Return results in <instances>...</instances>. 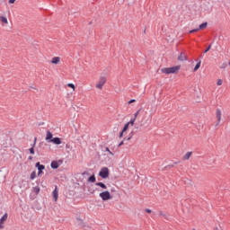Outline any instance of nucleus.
Instances as JSON below:
<instances>
[{
	"label": "nucleus",
	"instance_id": "nucleus-1",
	"mask_svg": "<svg viewBox=\"0 0 230 230\" xmlns=\"http://www.w3.org/2000/svg\"><path fill=\"white\" fill-rule=\"evenodd\" d=\"M179 69H181V66H174L172 67H164V68H162V73H164L165 75H172V74L179 73Z\"/></svg>",
	"mask_w": 230,
	"mask_h": 230
},
{
	"label": "nucleus",
	"instance_id": "nucleus-2",
	"mask_svg": "<svg viewBox=\"0 0 230 230\" xmlns=\"http://www.w3.org/2000/svg\"><path fill=\"white\" fill-rule=\"evenodd\" d=\"M99 197L102 199V200H111V199H112V196H111V192H109V190H105L102 191L99 194Z\"/></svg>",
	"mask_w": 230,
	"mask_h": 230
},
{
	"label": "nucleus",
	"instance_id": "nucleus-3",
	"mask_svg": "<svg viewBox=\"0 0 230 230\" xmlns=\"http://www.w3.org/2000/svg\"><path fill=\"white\" fill-rule=\"evenodd\" d=\"M99 175L100 177H102V179H107V177H109V168L107 167L102 168L99 172Z\"/></svg>",
	"mask_w": 230,
	"mask_h": 230
},
{
	"label": "nucleus",
	"instance_id": "nucleus-4",
	"mask_svg": "<svg viewBox=\"0 0 230 230\" xmlns=\"http://www.w3.org/2000/svg\"><path fill=\"white\" fill-rule=\"evenodd\" d=\"M206 28H208L207 22L201 23L199 28L190 31L189 33H197V31H200V30H206Z\"/></svg>",
	"mask_w": 230,
	"mask_h": 230
},
{
	"label": "nucleus",
	"instance_id": "nucleus-5",
	"mask_svg": "<svg viewBox=\"0 0 230 230\" xmlns=\"http://www.w3.org/2000/svg\"><path fill=\"white\" fill-rule=\"evenodd\" d=\"M107 83L106 77H101L99 83L96 84L97 89H103V85Z\"/></svg>",
	"mask_w": 230,
	"mask_h": 230
},
{
	"label": "nucleus",
	"instance_id": "nucleus-6",
	"mask_svg": "<svg viewBox=\"0 0 230 230\" xmlns=\"http://www.w3.org/2000/svg\"><path fill=\"white\" fill-rule=\"evenodd\" d=\"M216 117L217 119V123L216 124V127H217V125L220 124V121L222 119V111H220V109H217L216 111Z\"/></svg>",
	"mask_w": 230,
	"mask_h": 230
},
{
	"label": "nucleus",
	"instance_id": "nucleus-7",
	"mask_svg": "<svg viewBox=\"0 0 230 230\" xmlns=\"http://www.w3.org/2000/svg\"><path fill=\"white\" fill-rule=\"evenodd\" d=\"M178 60L180 62H186V60H188V54H186V52H181L178 57Z\"/></svg>",
	"mask_w": 230,
	"mask_h": 230
},
{
	"label": "nucleus",
	"instance_id": "nucleus-8",
	"mask_svg": "<svg viewBox=\"0 0 230 230\" xmlns=\"http://www.w3.org/2000/svg\"><path fill=\"white\" fill-rule=\"evenodd\" d=\"M37 145V137H34V142L31 145V147L29 149L30 154L33 155L35 154V146Z\"/></svg>",
	"mask_w": 230,
	"mask_h": 230
},
{
	"label": "nucleus",
	"instance_id": "nucleus-9",
	"mask_svg": "<svg viewBox=\"0 0 230 230\" xmlns=\"http://www.w3.org/2000/svg\"><path fill=\"white\" fill-rule=\"evenodd\" d=\"M53 198L55 202H57V200H58V188L56 186L55 190L52 192Z\"/></svg>",
	"mask_w": 230,
	"mask_h": 230
},
{
	"label": "nucleus",
	"instance_id": "nucleus-10",
	"mask_svg": "<svg viewBox=\"0 0 230 230\" xmlns=\"http://www.w3.org/2000/svg\"><path fill=\"white\" fill-rule=\"evenodd\" d=\"M50 143H54V145H62V140L60 137H54L50 140Z\"/></svg>",
	"mask_w": 230,
	"mask_h": 230
},
{
	"label": "nucleus",
	"instance_id": "nucleus-11",
	"mask_svg": "<svg viewBox=\"0 0 230 230\" xmlns=\"http://www.w3.org/2000/svg\"><path fill=\"white\" fill-rule=\"evenodd\" d=\"M60 165L58 164V161H52L50 164V167L52 168V170H58V167Z\"/></svg>",
	"mask_w": 230,
	"mask_h": 230
},
{
	"label": "nucleus",
	"instance_id": "nucleus-12",
	"mask_svg": "<svg viewBox=\"0 0 230 230\" xmlns=\"http://www.w3.org/2000/svg\"><path fill=\"white\" fill-rule=\"evenodd\" d=\"M193 155V152H187L185 155L182 157L183 161H190V158Z\"/></svg>",
	"mask_w": 230,
	"mask_h": 230
},
{
	"label": "nucleus",
	"instance_id": "nucleus-13",
	"mask_svg": "<svg viewBox=\"0 0 230 230\" xmlns=\"http://www.w3.org/2000/svg\"><path fill=\"white\" fill-rule=\"evenodd\" d=\"M50 62H51V64H55L56 66L58 64H60V57H54V58H52Z\"/></svg>",
	"mask_w": 230,
	"mask_h": 230
},
{
	"label": "nucleus",
	"instance_id": "nucleus-14",
	"mask_svg": "<svg viewBox=\"0 0 230 230\" xmlns=\"http://www.w3.org/2000/svg\"><path fill=\"white\" fill-rule=\"evenodd\" d=\"M45 139H46V141H51V139H53V133H51V131L48 130Z\"/></svg>",
	"mask_w": 230,
	"mask_h": 230
},
{
	"label": "nucleus",
	"instance_id": "nucleus-15",
	"mask_svg": "<svg viewBox=\"0 0 230 230\" xmlns=\"http://www.w3.org/2000/svg\"><path fill=\"white\" fill-rule=\"evenodd\" d=\"M36 168L38 171L46 170V166L44 164H40V162L36 163Z\"/></svg>",
	"mask_w": 230,
	"mask_h": 230
},
{
	"label": "nucleus",
	"instance_id": "nucleus-16",
	"mask_svg": "<svg viewBox=\"0 0 230 230\" xmlns=\"http://www.w3.org/2000/svg\"><path fill=\"white\" fill-rule=\"evenodd\" d=\"M8 220V213H5L1 218L0 223L4 224V222Z\"/></svg>",
	"mask_w": 230,
	"mask_h": 230
},
{
	"label": "nucleus",
	"instance_id": "nucleus-17",
	"mask_svg": "<svg viewBox=\"0 0 230 230\" xmlns=\"http://www.w3.org/2000/svg\"><path fill=\"white\" fill-rule=\"evenodd\" d=\"M95 186H99L100 188H102V190H107V185L103 182H96Z\"/></svg>",
	"mask_w": 230,
	"mask_h": 230
},
{
	"label": "nucleus",
	"instance_id": "nucleus-18",
	"mask_svg": "<svg viewBox=\"0 0 230 230\" xmlns=\"http://www.w3.org/2000/svg\"><path fill=\"white\" fill-rule=\"evenodd\" d=\"M88 182H96V176H94V174L91 175L88 178Z\"/></svg>",
	"mask_w": 230,
	"mask_h": 230
},
{
	"label": "nucleus",
	"instance_id": "nucleus-19",
	"mask_svg": "<svg viewBox=\"0 0 230 230\" xmlns=\"http://www.w3.org/2000/svg\"><path fill=\"white\" fill-rule=\"evenodd\" d=\"M200 64H201V61L198 62L193 69V71H199V69H200Z\"/></svg>",
	"mask_w": 230,
	"mask_h": 230
},
{
	"label": "nucleus",
	"instance_id": "nucleus-20",
	"mask_svg": "<svg viewBox=\"0 0 230 230\" xmlns=\"http://www.w3.org/2000/svg\"><path fill=\"white\" fill-rule=\"evenodd\" d=\"M35 177H37V172H32L31 173V176H30L31 181H33V179H35Z\"/></svg>",
	"mask_w": 230,
	"mask_h": 230
},
{
	"label": "nucleus",
	"instance_id": "nucleus-21",
	"mask_svg": "<svg viewBox=\"0 0 230 230\" xmlns=\"http://www.w3.org/2000/svg\"><path fill=\"white\" fill-rule=\"evenodd\" d=\"M1 21H2V22H4V24H8V19H6V17L1 16Z\"/></svg>",
	"mask_w": 230,
	"mask_h": 230
},
{
	"label": "nucleus",
	"instance_id": "nucleus-22",
	"mask_svg": "<svg viewBox=\"0 0 230 230\" xmlns=\"http://www.w3.org/2000/svg\"><path fill=\"white\" fill-rule=\"evenodd\" d=\"M128 127H129V123H126L124 128H123V129H122V131L123 132H127V130H128Z\"/></svg>",
	"mask_w": 230,
	"mask_h": 230
},
{
	"label": "nucleus",
	"instance_id": "nucleus-23",
	"mask_svg": "<svg viewBox=\"0 0 230 230\" xmlns=\"http://www.w3.org/2000/svg\"><path fill=\"white\" fill-rule=\"evenodd\" d=\"M33 190H34V193H36L37 195H39V193L40 192V188L39 187H34Z\"/></svg>",
	"mask_w": 230,
	"mask_h": 230
},
{
	"label": "nucleus",
	"instance_id": "nucleus-24",
	"mask_svg": "<svg viewBox=\"0 0 230 230\" xmlns=\"http://www.w3.org/2000/svg\"><path fill=\"white\" fill-rule=\"evenodd\" d=\"M67 87H70V89H73V91H75V84H73L72 83L67 84Z\"/></svg>",
	"mask_w": 230,
	"mask_h": 230
},
{
	"label": "nucleus",
	"instance_id": "nucleus-25",
	"mask_svg": "<svg viewBox=\"0 0 230 230\" xmlns=\"http://www.w3.org/2000/svg\"><path fill=\"white\" fill-rule=\"evenodd\" d=\"M129 125H131V127H134V123H136V119H131L129 122Z\"/></svg>",
	"mask_w": 230,
	"mask_h": 230
},
{
	"label": "nucleus",
	"instance_id": "nucleus-26",
	"mask_svg": "<svg viewBox=\"0 0 230 230\" xmlns=\"http://www.w3.org/2000/svg\"><path fill=\"white\" fill-rule=\"evenodd\" d=\"M105 151H106V152H109V154H110L111 155H114V153L111 152V149H109V147H105Z\"/></svg>",
	"mask_w": 230,
	"mask_h": 230
},
{
	"label": "nucleus",
	"instance_id": "nucleus-27",
	"mask_svg": "<svg viewBox=\"0 0 230 230\" xmlns=\"http://www.w3.org/2000/svg\"><path fill=\"white\" fill-rule=\"evenodd\" d=\"M227 67V63H223L220 66V69H226Z\"/></svg>",
	"mask_w": 230,
	"mask_h": 230
},
{
	"label": "nucleus",
	"instance_id": "nucleus-28",
	"mask_svg": "<svg viewBox=\"0 0 230 230\" xmlns=\"http://www.w3.org/2000/svg\"><path fill=\"white\" fill-rule=\"evenodd\" d=\"M224 84V81L222 79H218L217 82V85H222Z\"/></svg>",
	"mask_w": 230,
	"mask_h": 230
},
{
	"label": "nucleus",
	"instance_id": "nucleus-29",
	"mask_svg": "<svg viewBox=\"0 0 230 230\" xmlns=\"http://www.w3.org/2000/svg\"><path fill=\"white\" fill-rule=\"evenodd\" d=\"M159 216L164 217V218H166V214L163 213V211L159 212Z\"/></svg>",
	"mask_w": 230,
	"mask_h": 230
},
{
	"label": "nucleus",
	"instance_id": "nucleus-30",
	"mask_svg": "<svg viewBox=\"0 0 230 230\" xmlns=\"http://www.w3.org/2000/svg\"><path fill=\"white\" fill-rule=\"evenodd\" d=\"M209 49H211V44L208 45V47L205 49L204 53H208V51H209Z\"/></svg>",
	"mask_w": 230,
	"mask_h": 230
},
{
	"label": "nucleus",
	"instance_id": "nucleus-31",
	"mask_svg": "<svg viewBox=\"0 0 230 230\" xmlns=\"http://www.w3.org/2000/svg\"><path fill=\"white\" fill-rule=\"evenodd\" d=\"M128 103H136V99H131Z\"/></svg>",
	"mask_w": 230,
	"mask_h": 230
},
{
	"label": "nucleus",
	"instance_id": "nucleus-32",
	"mask_svg": "<svg viewBox=\"0 0 230 230\" xmlns=\"http://www.w3.org/2000/svg\"><path fill=\"white\" fill-rule=\"evenodd\" d=\"M138 115H139V111L135 113V117H134L133 119H137V118Z\"/></svg>",
	"mask_w": 230,
	"mask_h": 230
},
{
	"label": "nucleus",
	"instance_id": "nucleus-33",
	"mask_svg": "<svg viewBox=\"0 0 230 230\" xmlns=\"http://www.w3.org/2000/svg\"><path fill=\"white\" fill-rule=\"evenodd\" d=\"M123 145H125V142H124V141H121V142L119 144L118 146H119H119H123Z\"/></svg>",
	"mask_w": 230,
	"mask_h": 230
},
{
	"label": "nucleus",
	"instance_id": "nucleus-34",
	"mask_svg": "<svg viewBox=\"0 0 230 230\" xmlns=\"http://www.w3.org/2000/svg\"><path fill=\"white\" fill-rule=\"evenodd\" d=\"M125 133V131H121L120 133H119V137H123V134Z\"/></svg>",
	"mask_w": 230,
	"mask_h": 230
},
{
	"label": "nucleus",
	"instance_id": "nucleus-35",
	"mask_svg": "<svg viewBox=\"0 0 230 230\" xmlns=\"http://www.w3.org/2000/svg\"><path fill=\"white\" fill-rule=\"evenodd\" d=\"M146 213H152V210L150 208H146Z\"/></svg>",
	"mask_w": 230,
	"mask_h": 230
},
{
	"label": "nucleus",
	"instance_id": "nucleus-36",
	"mask_svg": "<svg viewBox=\"0 0 230 230\" xmlns=\"http://www.w3.org/2000/svg\"><path fill=\"white\" fill-rule=\"evenodd\" d=\"M16 0H9V4H13V3H15Z\"/></svg>",
	"mask_w": 230,
	"mask_h": 230
},
{
	"label": "nucleus",
	"instance_id": "nucleus-37",
	"mask_svg": "<svg viewBox=\"0 0 230 230\" xmlns=\"http://www.w3.org/2000/svg\"><path fill=\"white\" fill-rule=\"evenodd\" d=\"M130 139H132V137H129L128 138H124V141L127 140V141H130Z\"/></svg>",
	"mask_w": 230,
	"mask_h": 230
},
{
	"label": "nucleus",
	"instance_id": "nucleus-38",
	"mask_svg": "<svg viewBox=\"0 0 230 230\" xmlns=\"http://www.w3.org/2000/svg\"><path fill=\"white\" fill-rule=\"evenodd\" d=\"M41 173H44V172H42V170L38 171V175H40Z\"/></svg>",
	"mask_w": 230,
	"mask_h": 230
},
{
	"label": "nucleus",
	"instance_id": "nucleus-39",
	"mask_svg": "<svg viewBox=\"0 0 230 230\" xmlns=\"http://www.w3.org/2000/svg\"><path fill=\"white\" fill-rule=\"evenodd\" d=\"M4 226H3L2 223H0V229H4Z\"/></svg>",
	"mask_w": 230,
	"mask_h": 230
},
{
	"label": "nucleus",
	"instance_id": "nucleus-40",
	"mask_svg": "<svg viewBox=\"0 0 230 230\" xmlns=\"http://www.w3.org/2000/svg\"><path fill=\"white\" fill-rule=\"evenodd\" d=\"M58 163L60 164H62V163H64V160H58Z\"/></svg>",
	"mask_w": 230,
	"mask_h": 230
},
{
	"label": "nucleus",
	"instance_id": "nucleus-41",
	"mask_svg": "<svg viewBox=\"0 0 230 230\" xmlns=\"http://www.w3.org/2000/svg\"><path fill=\"white\" fill-rule=\"evenodd\" d=\"M90 193H94V190H89Z\"/></svg>",
	"mask_w": 230,
	"mask_h": 230
},
{
	"label": "nucleus",
	"instance_id": "nucleus-42",
	"mask_svg": "<svg viewBox=\"0 0 230 230\" xmlns=\"http://www.w3.org/2000/svg\"><path fill=\"white\" fill-rule=\"evenodd\" d=\"M33 159V156H29V160L31 161Z\"/></svg>",
	"mask_w": 230,
	"mask_h": 230
},
{
	"label": "nucleus",
	"instance_id": "nucleus-43",
	"mask_svg": "<svg viewBox=\"0 0 230 230\" xmlns=\"http://www.w3.org/2000/svg\"><path fill=\"white\" fill-rule=\"evenodd\" d=\"M174 164H179V162H175Z\"/></svg>",
	"mask_w": 230,
	"mask_h": 230
},
{
	"label": "nucleus",
	"instance_id": "nucleus-44",
	"mask_svg": "<svg viewBox=\"0 0 230 230\" xmlns=\"http://www.w3.org/2000/svg\"><path fill=\"white\" fill-rule=\"evenodd\" d=\"M192 230H195V228H193Z\"/></svg>",
	"mask_w": 230,
	"mask_h": 230
}]
</instances>
